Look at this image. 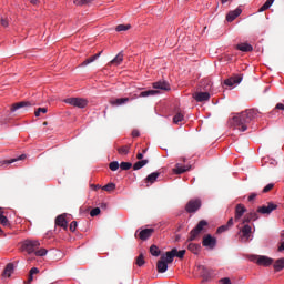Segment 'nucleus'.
I'll return each instance as SVG.
<instances>
[{"label":"nucleus","instance_id":"20e7f679","mask_svg":"<svg viewBox=\"0 0 284 284\" xmlns=\"http://www.w3.org/2000/svg\"><path fill=\"white\" fill-rule=\"evenodd\" d=\"M40 246L41 243L37 240H24V242H22L21 250L27 254H32L34 251L39 250Z\"/></svg>","mask_w":284,"mask_h":284},{"label":"nucleus","instance_id":"473e14b6","mask_svg":"<svg viewBox=\"0 0 284 284\" xmlns=\"http://www.w3.org/2000/svg\"><path fill=\"white\" fill-rule=\"evenodd\" d=\"M114 190H116V184H114L112 182L102 186V191L108 192V193L114 192Z\"/></svg>","mask_w":284,"mask_h":284},{"label":"nucleus","instance_id":"864d4df0","mask_svg":"<svg viewBox=\"0 0 284 284\" xmlns=\"http://www.w3.org/2000/svg\"><path fill=\"white\" fill-rule=\"evenodd\" d=\"M1 26H2V28L9 27V22H7V19L1 18Z\"/></svg>","mask_w":284,"mask_h":284},{"label":"nucleus","instance_id":"69168bd1","mask_svg":"<svg viewBox=\"0 0 284 284\" xmlns=\"http://www.w3.org/2000/svg\"><path fill=\"white\" fill-rule=\"evenodd\" d=\"M143 158H144V154H142V153H138V154H136V159H138V160H142Z\"/></svg>","mask_w":284,"mask_h":284},{"label":"nucleus","instance_id":"412c9836","mask_svg":"<svg viewBox=\"0 0 284 284\" xmlns=\"http://www.w3.org/2000/svg\"><path fill=\"white\" fill-rule=\"evenodd\" d=\"M153 88L155 90L170 91V84L166 81L154 82Z\"/></svg>","mask_w":284,"mask_h":284},{"label":"nucleus","instance_id":"4c0bfd02","mask_svg":"<svg viewBox=\"0 0 284 284\" xmlns=\"http://www.w3.org/2000/svg\"><path fill=\"white\" fill-rule=\"evenodd\" d=\"M119 169L122 171H128L130 169H133L132 163L130 162H122L119 164Z\"/></svg>","mask_w":284,"mask_h":284},{"label":"nucleus","instance_id":"c03bdc74","mask_svg":"<svg viewBox=\"0 0 284 284\" xmlns=\"http://www.w3.org/2000/svg\"><path fill=\"white\" fill-rule=\"evenodd\" d=\"M92 3V0H74V4L82 7V6H89Z\"/></svg>","mask_w":284,"mask_h":284},{"label":"nucleus","instance_id":"3c124183","mask_svg":"<svg viewBox=\"0 0 284 284\" xmlns=\"http://www.w3.org/2000/svg\"><path fill=\"white\" fill-rule=\"evenodd\" d=\"M77 226H78L77 221H72L71 225L69 226V230H71V232H75L77 231Z\"/></svg>","mask_w":284,"mask_h":284},{"label":"nucleus","instance_id":"bb28decb","mask_svg":"<svg viewBox=\"0 0 284 284\" xmlns=\"http://www.w3.org/2000/svg\"><path fill=\"white\" fill-rule=\"evenodd\" d=\"M169 254H174V257L182 260L184 258L185 250L178 251L176 248H172V251L166 252V255Z\"/></svg>","mask_w":284,"mask_h":284},{"label":"nucleus","instance_id":"5fc2aeb1","mask_svg":"<svg viewBox=\"0 0 284 284\" xmlns=\"http://www.w3.org/2000/svg\"><path fill=\"white\" fill-rule=\"evenodd\" d=\"M275 110H282V111H284V104H283V103H277V104H275Z\"/></svg>","mask_w":284,"mask_h":284},{"label":"nucleus","instance_id":"2f4dec72","mask_svg":"<svg viewBox=\"0 0 284 284\" xmlns=\"http://www.w3.org/2000/svg\"><path fill=\"white\" fill-rule=\"evenodd\" d=\"M146 165H148V160H140L136 163H134V165H132V166H133L134 171H139L140 169H142Z\"/></svg>","mask_w":284,"mask_h":284},{"label":"nucleus","instance_id":"dca6fc26","mask_svg":"<svg viewBox=\"0 0 284 284\" xmlns=\"http://www.w3.org/2000/svg\"><path fill=\"white\" fill-rule=\"evenodd\" d=\"M240 14H242V9L230 11L227 16H225V21L233 22L237 17H240Z\"/></svg>","mask_w":284,"mask_h":284},{"label":"nucleus","instance_id":"ea45409f","mask_svg":"<svg viewBox=\"0 0 284 284\" xmlns=\"http://www.w3.org/2000/svg\"><path fill=\"white\" fill-rule=\"evenodd\" d=\"M150 254H152V256H154V257L160 256V250L158 248L156 245L150 246Z\"/></svg>","mask_w":284,"mask_h":284},{"label":"nucleus","instance_id":"f3484780","mask_svg":"<svg viewBox=\"0 0 284 284\" xmlns=\"http://www.w3.org/2000/svg\"><path fill=\"white\" fill-rule=\"evenodd\" d=\"M54 225L60 226L62 230L67 231L68 222L67 219H64V215L57 216V219H54Z\"/></svg>","mask_w":284,"mask_h":284},{"label":"nucleus","instance_id":"1a4fd4ad","mask_svg":"<svg viewBox=\"0 0 284 284\" xmlns=\"http://www.w3.org/2000/svg\"><path fill=\"white\" fill-rule=\"evenodd\" d=\"M216 245V240L211 234H205L202 240V246L207 247L210 250H214Z\"/></svg>","mask_w":284,"mask_h":284},{"label":"nucleus","instance_id":"b1692460","mask_svg":"<svg viewBox=\"0 0 284 284\" xmlns=\"http://www.w3.org/2000/svg\"><path fill=\"white\" fill-rule=\"evenodd\" d=\"M236 49L244 52V53H250V52L254 51V48L251 44H247V43L237 44Z\"/></svg>","mask_w":284,"mask_h":284},{"label":"nucleus","instance_id":"603ef678","mask_svg":"<svg viewBox=\"0 0 284 284\" xmlns=\"http://www.w3.org/2000/svg\"><path fill=\"white\" fill-rule=\"evenodd\" d=\"M220 283H222V284H232V281H230L229 277H224V278L220 280Z\"/></svg>","mask_w":284,"mask_h":284},{"label":"nucleus","instance_id":"c85d7f7f","mask_svg":"<svg viewBox=\"0 0 284 284\" xmlns=\"http://www.w3.org/2000/svg\"><path fill=\"white\" fill-rule=\"evenodd\" d=\"M202 270V277H204V281H209L212 278L213 272L210 268H205V266H201Z\"/></svg>","mask_w":284,"mask_h":284},{"label":"nucleus","instance_id":"c9c22d12","mask_svg":"<svg viewBox=\"0 0 284 284\" xmlns=\"http://www.w3.org/2000/svg\"><path fill=\"white\" fill-rule=\"evenodd\" d=\"M183 121H184V114H182L180 112L175 113V115L173 118L174 124L182 123Z\"/></svg>","mask_w":284,"mask_h":284},{"label":"nucleus","instance_id":"9b49d317","mask_svg":"<svg viewBox=\"0 0 284 284\" xmlns=\"http://www.w3.org/2000/svg\"><path fill=\"white\" fill-rule=\"evenodd\" d=\"M197 103H203L210 101V93L197 91L192 95Z\"/></svg>","mask_w":284,"mask_h":284},{"label":"nucleus","instance_id":"423d86ee","mask_svg":"<svg viewBox=\"0 0 284 284\" xmlns=\"http://www.w3.org/2000/svg\"><path fill=\"white\" fill-rule=\"evenodd\" d=\"M63 102L79 109H84L89 104V102L82 98H69L64 99Z\"/></svg>","mask_w":284,"mask_h":284},{"label":"nucleus","instance_id":"f8f14e48","mask_svg":"<svg viewBox=\"0 0 284 284\" xmlns=\"http://www.w3.org/2000/svg\"><path fill=\"white\" fill-rule=\"evenodd\" d=\"M241 233H242V240L244 242H248V241H252V226H250L248 224H244L242 230H241Z\"/></svg>","mask_w":284,"mask_h":284},{"label":"nucleus","instance_id":"0e129e2a","mask_svg":"<svg viewBox=\"0 0 284 284\" xmlns=\"http://www.w3.org/2000/svg\"><path fill=\"white\" fill-rule=\"evenodd\" d=\"M284 251V242H282V245L277 248V252H283Z\"/></svg>","mask_w":284,"mask_h":284},{"label":"nucleus","instance_id":"f257e3e1","mask_svg":"<svg viewBox=\"0 0 284 284\" xmlns=\"http://www.w3.org/2000/svg\"><path fill=\"white\" fill-rule=\"evenodd\" d=\"M256 116L257 110L247 109L242 113L233 115L232 120H230V126H232L233 130L245 132L247 131V124H250Z\"/></svg>","mask_w":284,"mask_h":284},{"label":"nucleus","instance_id":"7ed1b4c3","mask_svg":"<svg viewBox=\"0 0 284 284\" xmlns=\"http://www.w3.org/2000/svg\"><path fill=\"white\" fill-rule=\"evenodd\" d=\"M205 226H207V222L205 220H200V222H197L195 227L192 229V231H190V234L187 236V242L196 241V239L200 236V234L205 232V229H204Z\"/></svg>","mask_w":284,"mask_h":284},{"label":"nucleus","instance_id":"6ab92c4d","mask_svg":"<svg viewBox=\"0 0 284 284\" xmlns=\"http://www.w3.org/2000/svg\"><path fill=\"white\" fill-rule=\"evenodd\" d=\"M170 263H168V262L158 261L156 264H155V270L158 271V273L164 274L168 271V265Z\"/></svg>","mask_w":284,"mask_h":284},{"label":"nucleus","instance_id":"052dcab7","mask_svg":"<svg viewBox=\"0 0 284 284\" xmlns=\"http://www.w3.org/2000/svg\"><path fill=\"white\" fill-rule=\"evenodd\" d=\"M132 136L133 138H139L140 136L139 130L132 131Z\"/></svg>","mask_w":284,"mask_h":284},{"label":"nucleus","instance_id":"2eb2a0df","mask_svg":"<svg viewBox=\"0 0 284 284\" xmlns=\"http://www.w3.org/2000/svg\"><path fill=\"white\" fill-rule=\"evenodd\" d=\"M247 210L245 209V206L243 204H237L235 205V216L234 220L235 221H240L243 216V214H245Z\"/></svg>","mask_w":284,"mask_h":284},{"label":"nucleus","instance_id":"37998d69","mask_svg":"<svg viewBox=\"0 0 284 284\" xmlns=\"http://www.w3.org/2000/svg\"><path fill=\"white\" fill-rule=\"evenodd\" d=\"M144 264H145L144 255H142V254L138 255V257H136V265H138V267L144 266Z\"/></svg>","mask_w":284,"mask_h":284},{"label":"nucleus","instance_id":"49530a36","mask_svg":"<svg viewBox=\"0 0 284 284\" xmlns=\"http://www.w3.org/2000/svg\"><path fill=\"white\" fill-rule=\"evenodd\" d=\"M42 114H47V108H39L37 111H34V116L40 118Z\"/></svg>","mask_w":284,"mask_h":284},{"label":"nucleus","instance_id":"aec40b11","mask_svg":"<svg viewBox=\"0 0 284 284\" xmlns=\"http://www.w3.org/2000/svg\"><path fill=\"white\" fill-rule=\"evenodd\" d=\"M123 60H124V53L120 52L116 54V57H114V59H112V61L109 62V67L111 65L119 67L120 64H122Z\"/></svg>","mask_w":284,"mask_h":284},{"label":"nucleus","instance_id":"58836bf2","mask_svg":"<svg viewBox=\"0 0 284 284\" xmlns=\"http://www.w3.org/2000/svg\"><path fill=\"white\" fill-rule=\"evenodd\" d=\"M130 24H118L116 32H126L128 30H130Z\"/></svg>","mask_w":284,"mask_h":284},{"label":"nucleus","instance_id":"bf43d9fd","mask_svg":"<svg viewBox=\"0 0 284 284\" xmlns=\"http://www.w3.org/2000/svg\"><path fill=\"white\" fill-rule=\"evenodd\" d=\"M234 225V219H230L227 220V224H225L224 226H233Z\"/></svg>","mask_w":284,"mask_h":284},{"label":"nucleus","instance_id":"4d7b16f0","mask_svg":"<svg viewBox=\"0 0 284 284\" xmlns=\"http://www.w3.org/2000/svg\"><path fill=\"white\" fill-rule=\"evenodd\" d=\"M274 0H267L263 3V7H272Z\"/></svg>","mask_w":284,"mask_h":284},{"label":"nucleus","instance_id":"72a5a7b5","mask_svg":"<svg viewBox=\"0 0 284 284\" xmlns=\"http://www.w3.org/2000/svg\"><path fill=\"white\" fill-rule=\"evenodd\" d=\"M187 251L197 254V252L200 251V245L195 243H190L187 244Z\"/></svg>","mask_w":284,"mask_h":284},{"label":"nucleus","instance_id":"393cba45","mask_svg":"<svg viewBox=\"0 0 284 284\" xmlns=\"http://www.w3.org/2000/svg\"><path fill=\"white\" fill-rule=\"evenodd\" d=\"M174 254L169 253L165 255H162V257H160V260L158 262H163V263H168V264H172V262H174Z\"/></svg>","mask_w":284,"mask_h":284},{"label":"nucleus","instance_id":"7c9ffc66","mask_svg":"<svg viewBox=\"0 0 284 284\" xmlns=\"http://www.w3.org/2000/svg\"><path fill=\"white\" fill-rule=\"evenodd\" d=\"M283 268H284V257L275 261V264H273V270H275V272H280Z\"/></svg>","mask_w":284,"mask_h":284},{"label":"nucleus","instance_id":"c756f323","mask_svg":"<svg viewBox=\"0 0 284 284\" xmlns=\"http://www.w3.org/2000/svg\"><path fill=\"white\" fill-rule=\"evenodd\" d=\"M26 158H27V155L21 154V155H19V158L2 161V164L3 165H11V164L16 163L17 161H23Z\"/></svg>","mask_w":284,"mask_h":284},{"label":"nucleus","instance_id":"6e6d98bb","mask_svg":"<svg viewBox=\"0 0 284 284\" xmlns=\"http://www.w3.org/2000/svg\"><path fill=\"white\" fill-rule=\"evenodd\" d=\"M256 196H257V194L252 193V194H250V196L247 197V201L253 202Z\"/></svg>","mask_w":284,"mask_h":284},{"label":"nucleus","instance_id":"680f3d73","mask_svg":"<svg viewBox=\"0 0 284 284\" xmlns=\"http://www.w3.org/2000/svg\"><path fill=\"white\" fill-rule=\"evenodd\" d=\"M108 205L105 202L100 203V210H106Z\"/></svg>","mask_w":284,"mask_h":284},{"label":"nucleus","instance_id":"9d476101","mask_svg":"<svg viewBox=\"0 0 284 284\" xmlns=\"http://www.w3.org/2000/svg\"><path fill=\"white\" fill-rule=\"evenodd\" d=\"M243 80V75L239 74V75H233L232 78H227L224 80V85L225 87H234L237 85L242 82Z\"/></svg>","mask_w":284,"mask_h":284},{"label":"nucleus","instance_id":"e2e57ef3","mask_svg":"<svg viewBox=\"0 0 284 284\" xmlns=\"http://www.w3.org/2000/svg\"><path fill=\"white\" fill-rule=\"evenodd\" d=\"M271 7H266V6H262V8H260L258 12H263L268 10Z\"/></svg>","mask_w":284,"mask_h":284},{"label":"nucleus","instance_id":"4be33fe9","mask_svg":"<svg viewBox=\"0 0 284 284\" xmlns=\"http://www.w3.org/2000/svg\"><path fill=\"white\" fill-rule=\"evenodd\" d=\"M258 216H257V213L255 212H250L247 214H245V216H243V224L245 223H250L252 221H257Z\"/></svg>","mask_w":284,"mask_h":284},{"label":"nucleus","instance_id":"ddd939ff","mask_svg":"<svg viewBox=\"0 0 284 284\" xmlns=\"http://www.w3.org/2000/svg\"><path fill=\"white\" fill-rule=\"evenodd\" d=\"M255 263L263 267H270L273 264V260L267 256H255Z\"/></svg>","mask_w":284,"mask_h":284},{"label":"nucleus","instance_id":"338daca9","mask_svg":"<svg viewBox=\"0 0 284 284\" xmlns=\"http://www.w3.org/2000/svg\"><path fill=\"white\" fill-rule=\"evenodd\" d=\"M37 3H39V0H31L32 6H37Z\"/></svg>","mask_w":284,"mask_h":284},{"label":"nucleus","instance_id":"a18cd8bd","mask_svg":"<svg viewBox=\"0 0 284 284\" xmlns=\"http://www.w3.org/2000/svg\"><path fill=\"white\" fill-rule=\"evenodd\" d=\"M109 169L112 172H116L119 170V162L114 161V162H110L109 164Z\"/></svg>","mask_w":284,"mask_h":284},{"label":"nucleus","instance_id":"f704fd0d","mask_svg":"<svg viewBox=\"0 0 284 284\" xmlns=\"http://www.w3.org/2000/svg\"><path fill=\"white\" fill-rule=\"evenodd\" d=\"M0 224L4 227H11V223H9V219H7L3 213H0Z\"/></svg>","mask_w":284,"mask_h":284},{"label":"nucleus","instance_id":"cd10ccee","mask_svg":"<svg viewBox=\"0 0 284 284\" xmlns=\"http://www.w3.org/2000/svg\"><path fill=\"white\" fill-rule=\"evenodd\" d=\"M159 176H160V173L158 172L150 173V175H148L145 179L146 184H150V185L154 184Z\"/></svg>","mask_w":284,"mask_h":284},{"label":"nucleus","instance_id":"4468645a","mask_svg":"<svg viewBox=\"0 0 284 284\" xmlns=\"http://www.w3.org/2000/svg\"><path fill=\"white\" fill-rule=\"evenodd\" d=\"M32 105H34L33 102H27V101H22V102H19V103H14L12 106H11V112H16L17 110L19 109H29L31 108Z\"/></svg>","mask_w":284,"mask_h":284},{"label":"nucleus","instance_id":"13d9d810","mask_svg":"<svg viewBox=\"0 0 284 284\" xmlns=\"http://www.w3.org/2000/svg\"><path fill=\"white\" fill-rule=\"evenodd\" d=\"M90 187H92V190H94V191H98V190H102V186H100L99 184H97V185H94V184H92V185H90Z\"/></svg>","mask_w":284,"mask_h":284},{"label":"nucleus","instance_id":"e433bc0d","mask_svg":"<svg viewBox=\"0 0 284 284\" xmlns=\"http://www.w3.org/2000/svg\"><path fill=\"white\" fill-rule=\"evenodd\" d=\"M130 151V145H124L118 148V154L120 155H128V152Z\"/></svg>","mask_w":284,"mask_h":284},{"label":"nucleus","instance_id":"774afa93","mask_svg":"<svg viewBox=\"0 0 284 284\" xmlns=\"http://www.w3.org/2000/svg\"><path fill=\"white\" fill-rule=\"evenodd\" d=\"M230 0H221L222 4L229 2Z\"/></svg>","mask_w":284,"mask_h":284},{"label":"nucleus","instance_id":"a19ab883","mask_svg":"<svg viewBox=\"0 0 284 284\" xmlns=\"http://www.w3.org/2000/svg\"><path fill=\"white\" fill-rule=\"evenodd\" d=\"M32 253H34V256L37 257H43L47 255L48 251L47 248H41V250H34V252Z\"/></svg>","mask_w":284,"mask_h":284},{"label":"nucleus","instance_id":"79ce46f5","mask_svg":"<svg viewBox=\"0 0 284 284\" xmlns=\"http://www.w3.org/2000/svg\"><path fill=\"white\" fill-rule=\"evenodd\" d=\"M39 274V268L32 267L31 271L29 272V280L27 281V284H31L32 282V275Z\"/></svg>","mask_w":284,"mask_h":284},{"label":"nucleus","instance_id":"6e6552de","mask_svg":"<svg viewBox=\"0 0 284 284\" xmlns=\"http://www.w3.org/2000/svg\"><path fill=\"white\" fill-rule=\"evenodd\" d=\"M275 210H277V205L270 202V203H267V205L257 207V213H260L262 215H270Z\"/></svg>","mask_w":284,"mask_h":284},{"label":"nucleus","instance_id":"0eeeda50","mask_svg":"<svg viewBox=\"0 0 284 284\" xmlns=\"http://www.w3.org/2000/svg\"><path fill=\"white\" fill-rule=\"evenodd\" d=\"M154 233V229H138L136 233H134V237L139 239L140 241H146L152 236Z\"/></svg>","mask_w":284,"mask_h":284},{"label":"nucleus","instance_id":"a878e982","mask_svg":"<svg viewBox=\"0 0 284 284\" xmlns=\"http://www.w3.org/2000/svg\"><path fill=\"white\" fill-rule=\"evenodd\" d=\"M102 52H99L92 57H90L89 59L84 60V62L80 63V67H88L89 64L93 63L94 61H97L100 58V54Z\"/></svg>","mask_w":284,"mask_h":284},{"label":"nucleus","instance_id":"8fccbe9b","mask_svg":"<svg viewBox=\"0 0 284 284\" xmlns=\"http://www.w3.org/2000/svg\"><path fill=\"white\" fill-rule=\"evenodd\" d=\"M273 190V183H270L263 187L262 193H270Z\"/></svg>","mask_w":284,"mask_h":284},{"label":"nucleus","instance_id":"09e8293b","mask_svg":"<svg viewBox=\"0 0 284 284\" xmlns=\"http://www.w3.org/2000/svg\"><path fill=\"white\" fill-rule=\"evenodd\" d=\"M230 227H231V226L222 225V226L217 227L216 233H217V234H222V233H224L225 231H227Z\"/></svg>","mask_w":284,"mask_h":284},{"label":"nucleus","instance_id":"f03ea898","mask_svg":"<svg viewBox=\"0 0 284 284\" xmlns=\"http://www.w3.org/2000/svg\"><path fill=\"white\" fill-rule=\"evenodd\" d=\"M156 94H158L156 90H146V91L140 92L139 94L132 95V98H120V99L111 100L110 104L114 105V106H119L122 104H126L128 102H130L134 99L154 97Z\"/></svg>","mask_w":284,"mask_h":284},{"label":"nucleus","instance_id":"39448f33","mask_svg":"<svg viewBox=\"0 0 284 284\" xmlns=\"http://www.w3.org/2000/svg\"><path fill=\"white\" fill-rule=\"evenodd\" d=\"M201 207H202V200H200V199L190 200L185 204V212H187V214H194Z\"/></svg>","mask_w":284,"mask_h":284},{"label":"nucleus","instance_id":"a211bd4d","mask_svg":"<svg viewBox=\"0 0 284 284\" xmlns=\"http://www.w3.org/2000/svg\"><path fill=\"white\" fill-rule=\"evenodd\" d=\"M13 272H14V264L9 263L7 264V266H4V270L2 271V277L10 278Z\"/></svg>","mask_w":284,"mask_h":284},{"label":"nucleus","instance_id":"de8ad7c7","mask_svg":"<svg viewBox=\"0 0 284 284\" xmlns=\"http://www.w3.org/2000/svg\"><path fill=\"white\" fill-rule=\"evenodd\" d=\"M100 215V207H94L92 211H90V216H99Z\"/></svg>","mask_w":284,"mask_h":284},{"label":"nucleus","instance_id":"5701e85b","mask_svg":"<svg viewBox=\"0 0 284 284\" xmlns=\"http://www.w3.org/2000/svg\"><path fill=\"white\" fill-rule=\"evenodd\" d=\"M190 171V166H182V164L176 163L175 168L173 169L174 174H184L185 172Z\"/></svg>","mask_w":284,"mask_h":284}]
</instances>
